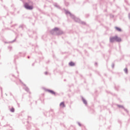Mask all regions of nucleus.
Returning <instances> with one entry per match:
<instances>
[{
    "mask_svg": "<svg viewBox=\"0 0 130 130\" xmlns=\"http://www.w3.org/2000/svg\"><path fill=\"white\" fill-rule=\"evenodd\" d=\"M115 29H116V30H117V31H119V32H121V28H120L119 27H116Z\"/></svg>",
    "mask_w": 130,
    "mask_h": 130,
    "instance_id": "0eeeda50",
    "label": "nucleus"
},
{
    "mask_svg": "<svg viewBox=\"0 0 130 130\" xmlns=\"http://www.w3.org/2000/svg\"><path fill=\"white\" fill-rule=\"evenodd\" d=\"M60 107L63 108L64 107L66 106L64 105V102H62L60 104Z\"/></svg>",
    "mask_w": 130,
    "mask_h": 130,
    "instance_id": "423d86ee",
    "label": "nucleus"
},
{
    "mask_svg": "<svg viewBox=\"0 0 130 130\" xmlns=\"http://www.w3.org/2000/svg\"><path fill=\"white\" fill-rule=\"evenodd\" d=\"M10 111H11V112H14V111H15V109L11 108V110H10Z\"/></svg>",
    "mask_w": 130,
    "mask_h": 130,
    "instance_id": "1a4fd4ad",
    "label": "nucleus"
},
{
    "mask_svg": "<svg viewBox=\"0 0 130 130\" xmlns=\"http://www.w3.org/2000/svg\"><path fill=\"white\" fill-rule=\"evenodd\" d=\"M57 31H59V29L58 28H55L51 31V34H52L54 32H56Z\"/></svg>",
    "mask_w": 130,
    "mask_h": 130,
    "instance_id": "7ed1b4c3",
    "label": "nucleus"
},
{
    "mask_svg": "<svg viewBox=\"0 0 130 130\" xmlns=\"http://www.w3.org/2000/svg\"><path fill=\"white\" fill-rule=\"evenodd\" d=\"M124 71H125L126 73H127V69H124Z\"/></svg>",
    "mask_w": 130,
    "mask_h": 130,
    "instance_id": "9b49d317",
    "label": "nucleus"
},
{
    "mask_svg": "<svg viewBox=\"0 0 130 130\" xmlns=\"http://www.w3.org/2000/svg\"><path fill=\"white\" fill-rule=\"evenodd\" d=\"M48 91L49 93H51V94H52L53 95H55V92L54 91H53V90H48Z\"/></svg>",
    "mask_w": 130,
    "mask_h": 130,
    "instance_id": "39448f33",
    "label": "nucleus"
},
{
    "mask_svg": "<svg viewBox=\"0 0 130 130\" xmlns=\"http://www.w3.org/2000/svg\"><path fill=\"white\" fill-rule=\"evenodd\" d=\"M69 66H70L71 67H74V66H75V63H74V62H69Z\"/></svg>",
    "mask_w": 130,
    "mask_h": 130,
    "instance_id": "6e6552de",
    "label": "nucleus"
},
{
    "mask_svg": "<svg viewBox=\"0 0 130 130\" xmlns=\"http://www.w3.org/2000/svg\"><path fill=\"white\" fill-rule=\"evenodd\" d=\"M24 7L25 9H27V10H33V6H29L28 3H25L24 4Z\"/></svg>",
    "mask_w": 130,
    "mask_h": 130,
    "instance_id": "f257e3e1",
    "label": "nucleus"
},
{
    "mask_svg": "<svg viewBox=\"0 0 130 130\" xmlns=\"http://www.w3.org/2000/svg\"><path fill=\"white\" fill-rule=\"evenodd\" d=\"M84 104H87V102L86 101H83Z\"/></svg>",
    "mask_w": 130,
    "mask_h": 130,
    "instance_id": "9d476101",
    "label": "nucleus"
},
{
    "mask_svg": "<svg viewBox=\"0 0 130 130\" xmlns=\"http://www.w3.org/2000/svg\"><path fill=\"white\" fill-rule=\"evenodd\" d=\"M110 42H114L115 41V37H112L110 39Z\"/></svg>",
    "mask_w": 130,
    "mask_h": 130,
    "instance_id": "20e7f679",
    "label": "nucleus"
},
{
    "mask_svg": "<svg viewBox=\"0 0 130 130\" xmlns=\"http://www.w3.org/2000/svg\"><path fill=\"white\" fill-rule=\"evenodd\" d=\"M115 39L117 42H120L121 41V39L117 36H115Z\"/></svg>",
    "mask_w": 130,
    "mask_h": 130,
    "instance_id": "f03ea898",
    "label": "nucleus"
}]
</instances>
